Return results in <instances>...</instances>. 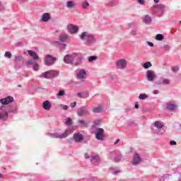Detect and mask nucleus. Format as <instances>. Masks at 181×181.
Instances as JSON below:
<instances>
[{
    "label": "nucleus",
    "mask_w": 181,
    "mask_h": 181,
    "mask_svg": "<svg viewBox=\"0 0 181 181\" xmlns=\"http://www.w3.org/2000/svg\"><path fill=\"white\" fill-rule=\"evenodd\" d=\"M71 134H73V129H68L65 130V132L63 134H59V133H48L47 135H49L51 138H58L59 139H63V138H67L69 135Z\"/></svg>",
    "instance_id": "nucleus-1"
},
{
    "label": "nucleus",
    "mask_w": 181,
    "mask_h": 181,
    "mask_svg": "<svg viewBox=\"0 0 181 181\" xmlns=\"http://www.w3.org/2000/svg\"><path fill=\"white\" fill-rule=\"evenodd\" d=\"M80 37L81 40H86L88 43H93L95 42V38L93 34H90L88 32H83L81 35Z\"/></svg>",
    "instance_id": "nucleus-2"
},
{
    "label": "nucleus",
    "mask_w": 181,
    "mask_h": 181,
    "mask_svg": "<svg viewBox=\"0 0 181 181\" xmlns=\"http://www.w3.org/2000/svg\"><path fill=\"white\" fill-rule=\"evenodd\" d=\"M83 54L80 53H74V66H80L83 63Z\"/></svg>",
    "instance_id": "nucleus-3"
},
{
    "label": "nucleus",
    "mask_w": 181,
    "mask_h": 181,
    "mask_svg": "<svg viewBox=\"0 0 181 181\" xmlns=\"http://www.w3.org/2000/svg\"><path fill=\"white\" fill-rule=\"evenodd\" d=\"M8 117V110H6V107L2 105L0 107V121H7Z\"/></svg>",
    "instance_id": "nucleus-4"
},
{
    "label": "nucleus",
    "mask_w": 181,
    "mask_h": 181,
    "mask_svg": "<svg viewBox=\"0 0 181 181\" xmlns=\"http://www.w3.org/2000/svg\"><path fill=\"white\" fill-rule=\"evenodd\" d=\"M128 65V62L127 60L124 59H121L116 62V67L120 70H124V69H127V66Z\"/></svg>",
    "instance_id": "nucleus-5"
},
{
    "label": "nucleus",
    "mask_w": 181,
    "mask_h": 181,
    "mask_svg": "<svg viewBox=\"0 0 181 181\" xmlns=\"http://www.w3.org/2000/svg\"><path fill=\"white\" fill-rule=\"evenodd\" d=\"M45 78H54V77H57L59 76V72L57 71H48L43 74Z\"/></svg>",
    "instance_id": "nucleus-6"
},
{
    "label": "nucleus",
    "mask_w": 181,
    "mask_h": 181,
    "mask_svg": "<svg viewBox=\"0 0 181 181\" xmlns=\"http://www.w3.org/2000/svg\"><path fill=\"white\" fill-rule=\"evenodd\" d=\"M90 112H88V109L86 107V106H82L77 110V115L78 117H84L85 115H89Z\"/></svg>",
    "instance_id": "nucleus-7"
},
{
    "label": "nucleus",
    "mask_w": 181,
    "mask_h": 181,
    "mask_svg": "<svg viewBox=\"0 0 181 181\" xmlns=\"http://www.w3.org/2000/svg\"><path fill=\"white\" fill-rule=\"evenodd\" d=\"M57 60L56 58H54L53 56L50 54H47L45 57V63L46 66H52V64H54V62Z\"/></svg>",
    "instance_id": "nucleus-8"
},
{
    "label": "nucleus",
    "mask_w": 181,
    "mask_h": 181,
    "mask_svg": "<svg viewBox=\"0 0 181 181\" xmlns=\"http://www.w3.org/2000/svg\"><path fill=\"white\" fill-rule=\"evenodd\" d=\"M165 5L163 4H158V5H155L154 6L151 7V11L154 13H158L159 12H163L165 11Z\"/></svg>",
    "instance_id": "nucleus-9"
},
{
    "label": "nucleus",
    "mask_w": 181,
    "mask_h": 181,
    "mask_svg": "<svg viewBox=\"0 0 181 181\" xmlns=\"http://www.w3.org/2000/svg\"><path fill=\"white\" fill-rule=\"evenodd\" d=\"M146 78L148 81H153L156 78V73L152 70H148L146 72Z\"/></svg>",
    "instance_id": "nucleus-10"
},
{
    "label": "nucleus",
    "mask_w": 181,
    "mask_h": 181,
    "mask_svg": "<svg viewBox=\"0 0 181 181\" xmlns=\"http://www.w3.org/2000/svg\"><path fill=\"white\" fill-rule=\"evenodd\" d=\"M96 131H97L96 136H95L96 139H98V141H103L104 139V132H105L104 129L98 128Z\"/></svg>",
    "instance_id": "nucleus-11"
},
{
    "label": "nucleus",
    "mask_w": 181,
    "mask_h": 181,
    "mask_svg": "<svg viewBox=\"0 0 181 181\" xmlns=\"http://www.w3.org/2000/svg\"><path fill=\"white\" fill-rule=\"evenodd\" d=\"M64 62L66 64H73L74 63V53L71 54H66L64 58Z\"/></svg>",
    "instance_id": "nucleus-12"
},
{
    "label": "nucleus",
    "mask_w": 181,
    "mask_h": 181,
    "mask_svg": "<svg viewBox=\"0 0 181 181\" xmlns=\"http://www.w3.org/2000/svg\"><path fill=\"white\" fill-rule=\"evenodd\" d=\"M0 103L3 105H8V104L13 103V98H12V96H8L6 98L0 99Z\"/></svg>",
    "instance_id": "nucleus-13"
},
{
    "label": "nucleus",
    "mask_w": 181,
    "mask_h": 181,
    "mask_svg": "<svg viewBox=\"0 0 181 181\" xmlns=\"http://www.w3.org/2000/svg\"><path fill=\"white\" fill-rule=\"evenodd\" d=\"M68 32L71 34L77 33L78 32V27L73 24H69L68 25Z\"/></svg>",
    "instance_id": "nucleus-14"
},
{
    "label": "nucleus",
    "mask_w": 181,
    "mask_h": 181,
    "mask_svg": "<svg viewBox=\"0 0 181 181\" xmlns=\"http://www.w3.org/2000/svg\"><path fill=\"white\" fill-rule=\"evenodd\" d=\"M141 162V157L139 156V154H138V153H136L133 158L132 164L134 166H136L137 165H139Z\"/></svg>",
    "instance_id": "nucleus-15"
},
{
    "label": "nucleus",
    "mask_w": 181,
    "mask_h": 181,
    "mask_svg": "<svg viewBox=\"0 0 181 181\" xmlns=\"http://www.w3.org/2000/svg\"><path fill=\"white\" fill-rule=\"evenodd\" d=\"M76 76L79 79L86 78V76H87V72H86V70L84 69H81L77 72Z\"/></svg>",
    "instance_id": "nucleus-16"
},
{
    "label": "nucleus",
    "mask_w": 181,
    "mask_h": 181,
    "mask_svg": "<svg viewBox=\"0 0 181 181\" xmlns=\"http://www.w3.org/2000/svg\"><path fill=\"white\" fill-rule=\"evenodd\" d=\"M74 139L75 141V142H81V141H83V139H84V137L83 136V134H80V133H77L74 134Z\"/></svg>",
    "instance_id": "nucleus-17"
},
{
    "label": "nucleus",
    "mask_w": 181,
    "mask_h": 181,
    "mask_svg": "<svg viewBox=\"0 0 181 181\" xmlns=\"http://www.w3.org/2000/svg\"><path fill=\"white\" fill-rule=\"evenodd\" d=\"M42 107L44 108V110H46V111H49V110L52 108V104L49 100H45L42 103Z\"/></svg>",
    "instance_id": "nucleus-18"
},
{
    "label": "nucleus",
    "mask_w": 181,
    "mask_h": 181,
    "mask_svg": "<svg viewBox=\"0 0 181 181\" xmlns=\"http://www.w3.org/2000/svg\"><path fill=\"white\" fill-rule=\"evenodd\" d=\"M28 54H30V57L33 59V60H37L39 59V55L35 52L32 50L27 51Z\"/></svg>",
    "instance_id": "nucleus-19"
},
{
    "label": "nucleus",
    "mask_w": 181,
    "mask_h": 181,
    "mask_svg": "<svg viewBox=\"0 0 181 181\" xmlns=\"http://www.w3.org/2000/svg\"><path fill=\"white\" fill-rule=\"evenodd\" d=\"M156 84L160 86L162 84L169 85L170 84V79L168 78H161V81L156 82Z\"/></svg>",
    "instance_id": "nucleus-20"
},
{
    "label": "nucleus",
    "mask_w": 181,
    "mask_h": 181,
    "mask_svg": "<svg viewBox=\"0 0 181 181\" xmlns=\"http://www.w3.org/2000/svg\"><path fill=\"white\" fill-rule=\"evenodd\" d=\"M50 20V13H45L42 14V22H47Z\"/></svg>",
    "instance_id": "nucleus-21"
},
{
    "label": "nucleus",
    "mask_w": 181,
    "mask_h": 181,
    "mask_svg": "<svg viewBox=\"0 0 181 181\" xmlns=\"http://www.w3.org/2000/svg\"><path fill=\"white\" fill-rule=\"evenodd\" d=\"M143 21H144V23L149 25V23H151V22H152V18L151 16H149L148 15H146L143 18Z\"/></svg>",
    "instance_id": "nucleus-22"
},
{
    "label": "nucleus",
    "mask_w": 181,
    "mask_h": 181,
    "mask_svg": "<svg viewBox=\"0 0 181 181\" xmlns=\"http://www.w3.org/2000/svg\"><path fill=\"white\" fill-rule=\"evenodd\" d=\"M177 107V106H176V105L172 104L170 102L167 103V110H168V111H173V110Z\"/></svg>",
    "instance_id": "nucleus-23"
},
{
    "label": "nucleus",
    "mask_w": 181,
    "mask_h": 181,
    "mask_svg": "<svg viewBox=\"0 0 181 181\" xmlns=\"http://www.w3.org/2000/svg\"><path fill=\"white\" fill-rule=\"evenodd\" d=\"M76 3L73 1H69L66 2V8L71 9L72 8H76Z\"/></svg>",
    "instance_id": "nucleus-24"
},
{
    "label": "nucleus",
    "mask_w": 181,
    "mask_h": 181,
    "mask_svg": "<svg viewBox=\"0 0 181 181\" xmlns=\"http://www.w3.org/2000/svg\"><path fill=\"white\" fill-rule=\"evenodd\" d=\"M103 111H104V107H103V106H98L93 109V112L95 113L103 112Z\"/></svg>",
    "instance_id": "nucleus-25"
},
{
    "label": "nucleus",
    "mask_w": 181,
    "mask_h": 181,
    "mask_svg": "<svg viewBox=\"0 0 181 181\" xmlns=\"http://www.w3.org/2000/svg\"><path fill=\"white\" fill-rule=\"evenodd\" d=\"M54 45H59V49H61V50H64L66 49V47H67V45L66 44H62L59 41H54Z\"/></svg>",
    "instance_id": "nucleus-26"
},
{
    "label": "nucleus",
    "mask_w": 181,
    "mask_h": 181,
    "mask_svg": "<svg viewBox=\"0 0 181 181\" xmlns=\"http://www.w3.org/2000/svg\"><path fill=\"white\" fill-rule=\"evenodd\" d=\"M78 124H79V127H81L86 128L88 127L87 122H86V121L83 119L78 120Z\"/></svg>",
    "instance_id": "nucleus-27"
},
{
    "label": "nucleus",
    "mask_w": 181,
    "mask_h": 181,
    "mask_svg": "<svg viewBox=\"0 0 181 181\" xmlns=\"http://www.w3.org/2000/svg\"><path fill=\"white\" fill-rule=\"evenodd\" d=\"M154 126L156 128H158V129H160L161 128H163V124L159 121H156L154 123Z\"/></svg>",
    "instance_id": "nucleus-28"
},
{
    "label": "nucleus",
    "mask_w": 181,
    "mask_h": 181,
    "mask_svg": "<svg viewBox=\"0 0 181 181\" xmlns=\"http://www.w3.org/2000/svg\"><path fill=\"white\" fill-rule=\"evenodd\" d=\"M68 37H69L67 36V35L62 34L60 35L59 39H60L61 42H66L67 40Z\"/></svg>",
    "instance_id": "nucleus-29"
},
{
    "label": "nucleus",
    "mask_w": 181,
    "mask_h": 181,
    "mask_svg": "<svg viewBox=\"0 0 181 181\" xmlns=\"http://www.w3.org/2000/svg\"><path fill=\"white\" fill-rule=\"evenodd\" d=\"M111 170L113 175H117V173H121V170H119V169L117 168H112Z\"/></svg>",
    "instance_id": "nucleus-30"
},
{
    "label": "nucleus",
    "mask_w": 181,
    "mask_h": 181,
    "mask_svg": "<svg viewBox=\"0 0 181 181\" xmlns=\"http://www.w3.org/2000/svg\"><path fill=\"white\" fill-rule=\"evenodd\" d=\"M143 67L144 69H149V67H152V64L149 62H146L143 64Z\"/></svg>",
    "instance_id": "nucleus-31"
},
{
    "label": "nucleus",
    "mask_w": 181,
    "mask_h": 181,
    "mask_svg": "<svg viewBox=\"0 0 181 181\" xmlns=\"http://www.w3.org/2000/svg\"><path fill=\"white\" fill-rule=\"evenodd\" d=\"M121 159H122V156L121 154H118L115 157V162H121Z\"/></svg>",
    "instance_id": "nucleus-32"
},
{
    "label": "nucleus",
    "mask_w": 181,
    "mask_h": 181,
    "mask_svg": "<svg viewBox=\"0 0 181 181\" xmlns=\"http://www.w3.org/2000/svg\"><path fill=\"white\" fill-rule=\"evenodd\" d=\"M77 97H78L79 98H87V97H88V94H87L86 95L83 94V93H78Z\"/></svg>",
    "instance_id": "nucleus-33"
},
{
    "label": "nucleus",
    "mask_w": 181,
    "mask_h": 181,
    "mask_svg": "<svg viewBox=\"0 0 181 181\" xmlns=\"http://www.w3.org/2000/svg\"><path fill=\"white\" fill-rule=\"evenodd\" d=\"M163 39H164L163 35L162 34H158L156 35V40H162Z\"/></svg>",
    "instance_id": "nucleus-34"
},
{
    "label": "nucleus",
    "mask_w": 181,
    "mask_h": 181,
    "mask_svg": "<svg viewBox=\"0 0 181 181\" xmlns=\"http://www.w3.org/2000/svg\"><path fill=\"white\" fill-rule=\"evenodd\" d=\"M156 132L158 135H162V134H165V130L163 129V127H162L161 129H158Z\"/></svg>",
    "instance_id": "nucleus-35"
},
{
    "label": "nucleus",
    "mask_w": 181,
    "mask_h": 181,
    "mask_svg": "<svg viewBox=\"0 0 181 181\" xmlns=\"http://www.w3.org/2000/svg\"><path fill=\"white\" fill-rule=\"evenodd\" d=\"M59 107L61 110H64V111H67V110H69V106L66 105H59Z\"/></svg>",
    "instance_id": "nucleus-36"
},
{
    "label": "nucleus",
    "mask_w": 181,
    "mask_h": 181,
    "mask_svg": "<svg viewBox=\"0 0 181 181\" xmlns=\"http://www.w3.org/2000/svg\"><path fill=\"white\" fill-rule=\"evenodd\" d=\"M130 35H132V36H136V35H138V28H135L134 30H132Z\"/></svg>",
    "instance_id": "nucleus-37"
},
{
    "label": "nucleus",
    "mask_w": 181,
    "mask_h": 181,
    "mask_svg": "<svg viewBox=\"0 0 181 181\" xmlns=\"http://www.w3.org/2000/svg\"><path fill=\"white\" fill-rule=\"evenodd\" d=\"M90 6V4H88V1H85L84 2L82 3V7H83L85 9L86 8H88Z\"/></svg>",
    "instance_id": "nucleus-38"
},
{
    "label": "nucleus",
    "mask_w": 181,
    "mask_h": 181,
    "mask_svg": "<svg viewBox=\"0 0 181 181\" xmlns=\"http://www.w3.org/2000/svg\"><path fill=\"white\" fill-rule=\"evenodd\" d=\"M139 98V100H146V98H148V95L146 94H140Z\"/></svg>",
    "instance_id": "nucleus-39"
},
{
    "label": "nucleus",
    "mask_w": 181,
    "mask_h": 181,
    "mask_svg": "<svg viewBox=\"0 0 181 181\" xmlns=\"http://www.w3.org/2000/svg\"><path fill=\"white\" fill-rule=\"evenodd\" d=\"M94 60H97L96 56H91L88 57V62L91 63L92 62H94Z\"/></svg>",
    "instance_id": "nucleus-40"
},
{
    "label": "nucleus",
    "mask_w": 181,
    "mask_h": 181,
    "mask_svg": "<svg viewBox=\"0 0 181 181\" xmlns=\"http://www.w3.org/2000/svg\"><path fill=\"white\" fill-rule=\"evenodd\" d=\"M4 56L5 57H8V59H11V57H12V54L9 52H6Z\"/></svg>",
    "instance_id": "nucleus-41"
},
{
    "label": "nucleus",
    "mask_w": 181,
    "mask_h": 181,
    "mask_svg": "<svg viewBox=\"0 0 181 181\" xmlns=\"http://www.w3.org/2000/svg\"><path fill=\"white\" fill-rule=\"evenodd\" d=\"M5 11V6L2 4V1H0V12H4Z\"/></svg>",
    "instance_id": "nucleus-42"
},
{
    "label": "nucleus",
    "mask_w": 181,
    "mask_h": 181,
    "mask_svg": "<svg viewBox=\"0 0 181 181\" xmlns=\"http://www.w3.org/2000/svg\"><path fill=\"white\" fill-rule=\"evenodd\" d=\"M33 69L35 71H37V70H39V64H35L33 66Z\"/></svg>",
    "instance_id": "nucleus-43"
},
{
    "label": "nucleus",
    "mask_w": 181,
    "mask_h": 181,
    "mask_svg": "<svg viewBox=\"0 0 181 181\" xmlns=\"http://www.w3.org/2000/svg\"><path fill=\"white\" fill-rule=\"evenodd\" d=\"M172 71L173 73H177V71H179V66H173Z\"/></svg>",
    "instance_id": "nucleus-44"
},
{
    "label": "nucleus",
    "mask_w": 181,
    "mask_h": 181,
    "mask_svg": "<svg viewBox=\"0 0 181 181\" xmlns=\"http://www.w3.org/2000/svg\"><path fill=\"white\" fill-rule=\"evenodd\" d=\"M66 124V125H71V118L67 117Z\"/></svg>",
    "instance_id": "nucleus-45"
},
{
    "label": "nucleus",
    "mask_w": 181,
    "mask_h": 181,
    "mask_svg": "<svg viewBox=\"0 0 181 181\" xmlns=\"http://www.w3.org/2000/svg\"><path fill=\"white\" fill-rule=\"evenodd\" d=\"M93 160H95V162H100V156H93Z\"/></svg>",
    "instance_id": "nucleus-46"
},
{
    "label": "nucleus",
    "mask_w": 181,
    "mask_h": 181,
    "mask_svg": "<svg viewBox=\"0 0 181 181\" xmlns=\"http://www.w3.org/2000/svg\"><path fill=\"white\" fill-rule=\"evenodd\" d=\"M128 27L130 28H134V29H136V25H135V23H129Z\"/></svg>",
    "instance_id": "nucleus-47"
},
{
    "label": "nucleus",
    "mask_w": 181,
    "mask_h": 181,
    "mask_svg": "<svg viewBox=\"0 0 181 181\" xmlns=\"http://www.w3.org/2000/svg\"><path fill=\"white\" fill-rule=\"evenodd\" d=\"M23 59L21 56L16 57L15 62H21Z\"/></svg>",
    "instance_id": "nucleus-48"
},
{
    "label": "nucleus",
    "mask_w": 181,
    "mask_h": 181,
    "mask_svg": "<svg viewBox=\"0 0 181 181\" xmlns=\"http://www.w3.org/2000/svg\"><path fill=\"white\" fill-rule=\"evenodd\" d=\"M163 49L165 51H169V50H170V47L168 45H165L163 46Z\"/></svg>",
    "instance_id": "nucleus-49"
},
{
    "label": "nucleus",
    "mask_w": 181,
    "mask_h": 181,
    "mask_svg": "<svg viewBox=\"0 0 181 181\" xmlns=\"http://www.w3.org/2000/svg\"><path fill=\"white\" fill-rule=\"evenodd\" d=\"M64 94H65L64 90H59L58 95L62 97V96L64 95Z\"/></svg>",
    "instance_id": "nucleus-50"
},
{
    "label": "nucleus",
    "mask_w": 181,
    "mask_h": 181,
    "mask_svg": "<svg viewBox=\"0 0 181 181\" xmlns=\"http://www.w3.org/2000/svg\"><path fill=\"white\" fill-rule=\"evenodd\" d=\"M35 63L33 62V60H29L26 62V64H33L34 65Z\"/></svg>",
    "instance_id": "nucleus-51"
},
{
    "label": "nucleus",
    "mask_w": 181,
    "mask_h": 181,
    "mask_svg": "<svg viewBox=\"0 0 181 181\" xmlns=\"http://www.w3.org/2000/svg\"><path fill=\"white\" fill-rule=\"evenodd\" d=\"M137 1L139 5H144V4H145V0H137Z\"/></svg>",
    "instance_id": "nucleus-52"
},
{
    "label": "nucleus",
    "mask_w": 181,
    "mask_h": 181,
    "mask_svg": "<svg viewBox=\"0 0 181 181\" xmlns=\"http://www.w3.org/2000/svg\"><path fill=\"white\" fill-rule=\"evenodd\" d=\"M94 123L95 125H100V124H101V120L100 119L95 120Z\"/></svg>",
    "instance_id": "nucleus-53"
},
{
    "label": "nucleus",
    "mask_w": 181,
    "mask_h": 181,
    "mask_svg": "<svg viewBox=\"0 0 181 181\" xmlns=\"http://www.w3.org/2000/svg\"><path fill=\"white\" fill-rule=\"evenodd\" d=\"M76 105H77V103H76V102L71 103V108H74V107H76Z\"/></svg>",
    "instance_id": "nucleus-54"
},
{
    "label": "nucleus",
    "mask_w": 181,
    "mask_h": 181,
    "mask_svg": "<svg viewBox=\"0 0 181 181\" xmlns=\"http://www.w3.org/2000/svg\"><path fill=\"white\" fill-rule=\"evenodd\" d=\"M176 144H177V143L175 141H170V145H176Z\"/></svg>",
    "instance_id": "nucleus-55"
},
{
    "label": "nucleus",
    "mask_w": 181,
    "mask_h": 181,
    "mask_svg": "<svg viewBox=\"0 0 181 181\" xmlns=\"http://www.w3.org/2000/svg\"><path fill=\"white\" fill-rule=\"evenodd\" d=\"M85 158L86 159H90V155H88V153H85Z\"/></svg>",
    "instance_id": "nucleus-56"
},
{
    "label": "nucleus",
    "mask_w": 181,
    "mask_h": 181,
    "mask_svg": "<svg viewBox=\"0 0 181 181\" xmlns=\"http://www.w3.org/2000/svg\"><path fill=\"white\" fill-rule=\"evenodd\" d=\"M148 46H150L151 47H153V44L151 42H148Z\"/></svg>",
    "instance_id": "nucleus-57"
},
{
    "label": "nucleus",
    "mask_w": 181,
    "mask_h": 181,
    "mask_svg": "<svg viewBox=\"0 0 181 181\" xmlns=\"http://www.w3.org/2000/svg\"><path fill=\"white\" fill-rule=\"evenodd\" d=\"M153 94H159V90H153Z\"/></svg>",
    "instance_id": "nucleus-58"
},
{
    "label": "nucleus",
    "mask_w": 181,
    "mask_h": 181,
    "mask_svg": "<svg viewBox=\"0 0 181 181\" xmlns=\"http://www.w3.org/2000/svg\"><path fill=\"white\" fill-rule=\"evenodd\" d=\"M8 114L11 113V112H14L13 110H7Z\"/></svg>",
    "instance_id": "nucleus-59"
},
{
    "label": "nucleus",
    "mask_w": 181,
    "mask_h": 181,
    "mask_svg": "<svg viewBox=\"0 0 181 181\" xmlns=\"http://www.w3.org/2000/svg\"><path fill=\"white\" fill-rule=\"evenodd\" d=\"M118 142H119V139H117V141L115 142V145H117Z\"/></svg>",
    "instance_id": "nucleus-60"
},
{
    "label": "nucleus",
    "mask_w": 181,
    "mask_h": 181,
    "mask_svg": "<svg viewBox=\"0 0 181 181\" xmlns=\"http://www.w3.org/2000/svg\"><path fill=\"white\" fill-rule=\"evenodd\" d=\"M135 108H136V109L139 108V105L136 104V105H135Z\"/></svg>",
    "instance_id": "nucleus-61"
},
{
    "label": "nucleus",
    "mask_w": 181,
    "mask_h": 181,
    "mask_svg": "<svg viewBox=\"0 0 181 181\" xmlns=\"http://www.w3.org/2000/svg\"><path fill=\"white\" fill-rule=\"evenodd\" d=\"M159 2V0H154L155 4H158Z\"/></svg>",
    "instance_id": "nucleus-62"
},
{
    "label": "nucleus",
    "mask_w": 181,
    "mask_h": 181,
    "mask_svg": "<svg viewBox=\"0 0 181 181\" xmlns=\"http://www.w3.org/2000/svg\"><path fill=\"white\" fill-rule=\"evenodd\" d=\"M0 177H4V175H2V174L0 173Z\"/></svg>",
    "instance_id": "nucleus-63"
},
{
    "label": "nucleus",
    "mask_w": 181,
    "mask_h": 181,
    "mask_svg": "<svg viewBox=\"0 0 181 181\" xmlns=\"http://www.w3.org/2000/svg\"><path fill=\"white\" fill-rule=\"evenodd\" d=\"M23 2H25V1H26V0H21Z\"/></svg>",
    "instance_id": "nucleus-64"
}]
</instances>
